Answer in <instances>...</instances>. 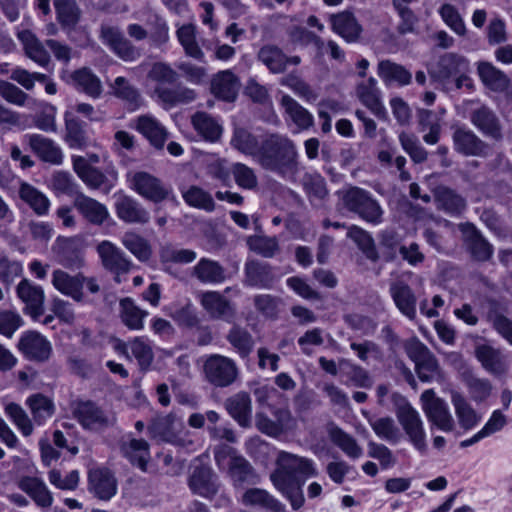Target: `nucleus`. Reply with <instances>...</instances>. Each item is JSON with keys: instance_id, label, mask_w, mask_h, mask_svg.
<instances>
[{"instance_id": "f257e3e1", "label": "nucleus", "mask_w": 512, "mask_h": 512, "mask_svg": "<svg viewBox=\"0 0 512 512\" xmlns=\"http://www.w3.org/2000/svg\"><path fill=\"white\" fill-rule=\"evenodd\" d=\"M277 468L270 475L275 488L289 501L294 510H298L304 504L302 486L305 481L317 475L313 460L280 451L277 455Z\"/></svg>"}, {"instance_id": "f03ea898", "label": "nucleus", "mask_w": 512, "mask_h": 512, "mask_svg": "<svg viewBox=\"0 0 512 512\" xmlns=\"http://www.w3.org/2000/svg\"><path fill=\"white\" fill-rule=\"evenodd\" d=\"M298 152L294 142L286 135L272 133L260 143L257 162L266 170L282 177L293 176L298 168Z\"/></svg>"}, {"instance_id": "7ed1b4c3", "label": "nucleus", "mask_w": 512, "mask_h": 512, "mask_svg": "<svg viewBox=\"0 0 512 512\" xmlns=\"http://www.w3.org/2000/svg\"><path fill=\"white\" fill-rule=\"evenodd\" d=\"M391 401L397 421L407 436L408 441L416 450L424 454L427 451V437L420 413L400 393H392Z\"/></svg>"}, {"instance_id": "20e7f679", "label": "nucleus", "mask_w": 512, "mask_h": 512, "mask_svg": "<svg viewBox=\"0 0 512 512\" xmlns=\"http://www.w3.org/2000/svg\"><path fill=\"white\" fill-rule=\"evenodd\" d=\"M343 206L349 212L358 215L362 220L378 225L383 221L384 211L373 195L360 187L350 186L340 192Z\"/></svg>"}, {"instance_id": "39448f33", "label": "nucleus", "mask_w": 512, "mask_h": 512, "mask_svg": "<svg viewBox=\"0 0 512 512\" xmlns=\"http://www.w3.org/2000/svg\"><path fill=\"white\" fill-rule=\"evenodd\" d=\"M205 379L213 386L224 388L232 385L239 377L236 362L220 354L207 357L203 365Z\"/></svg>"}, {"instance_id": "423d86ee", "label": "nucleus", "mask_w": 512, "mask_h": 512, "mask_svg": "<svg viewBox=\"0 0 512 512\" xmlns=\"http://www.w3.org/2000/svg\"><path fill=\"white\" fill-rule=\"evenodd\" d=\"M148 430L153 438L174 445L186 446L191 443L185 437L187 431L184 422L173 413L156 417Z\"/></svg>"}, {"instance_id": "0eeeda50", "label": "nucleus", "mask_w": 512, "mask_h": 512, "mask_svg": "<svg viewBox=\"0 0 512 512\" xmlns=\"http://www.w3.org/2000/svg\"><path fill=\"white\" fill-rule=\"evenodd\" d=\"M99 38L117 57L126 62L137 60L141 56L140 50L135 47L117 26L102 23Z\"/></svg>"}, {"instance_id": "6e6552de", "label": "nucleus", "mask_w": 512, "mask_h": 512, "mask_svg": "<svg viewBox=\"0 0 512 512\" xmlns=\"http://www.w3.org/2000/svg\"><path fill=\"white\" fill-rule=\"evenodd\" d=\"M97 253L102 266L114 275L116 283L122 282V276L128 274L134 267L133 262L115 244L104 240L97 245Z\"/></svg>"}, {"instance_id": "1a4fd4ad", "label": "nucleus", "mask_w": 512, "mask_h": 512, "mask_svg": "<svg viewBox=\"0 0 512 512\" xmlns=\"http://www.w3.org/2000/svg\"><path fill=\"white\" fill-rule=\"evenodd\" d=\"M420 400L426 417L433 425L444 432L454 429L455 422L448 404L443 399L436 397L433 389L425 390L421 394Z\"/></svg>"}, {"instance_id": "9d476101", "label": "nucleus", "mask_w": 512, "mask_h": 512, "mask_svg": "<svg viewBox=\"0 0 512 512\" xmlns=\"http://www.w3.org/2000/svg\"><path fill=\"white\" fill-rule=\"evenodd\" d=\"M71 407L73 417L85 429H99L113 423V418L91 400H76Z\"/></svg>"}, {"instance_id": "9b49d317", "label": "nucleus", "mask_w": 512, "mask_h": 512, "mask_svg": "<svg viewBox=\"0 0 512 512\" xmlns=\"http://www.w3.org/2000/svg\"><path fill=\"white\" fill-rule=\"evenodd\" d=\"M469 68V61L464 56L449 52L431 64L428 73L433 80L446 85L459 72H468Z\"/></svg>"}, {"instance_id": "f8f14e48", "label": "nucleus", "mask_w": 512, "mask_h": 512, "mask_svg": "<svg viewBox=\"0 0 512 512\" xmlns=\"http://www.w3.org/2000/svg\"><path fill=\"white\" fill-rule=\"evenodd\" d=\"M454 150L466 157H487L490 145L466 127H457L452 134Z\"/></svg>"}, {"instance_id": "ddd939ff", "label": "nucleus", "mask_w": 512, "mask_h": 512, "mask_svg": "<svg viewBox=\"0 0 512 512\" xmlns=\"http://www.w3.org/2000/svg\"><path fill=\"white\" fill-rule=\"evenodd\" d=\"M18 350L29 361L46 362L52 354V345L46 337L36 331L24 332L18 341Z\"/></svg>"}, {"instance_id": "4468645a", "label": "nucleus", "mask_w": 512, "mask_h": 512, "mask_svg": "<svg viewBox=\"0 0 512 512\" xmlns=\"http://www.w3.org/2000/svg\"><path fill=\"white\" fill-rule=\"evenodd\" d=\"M131 187L143 198L154 203H160L169 197L171 189L160 179L148 172H136L131 179Z\"/></svg>"}, {"instance_id": "2eb2a0df", "label": "nucleus", "mask_w": 512, "mask_h": 512, "mask_svg": "<svg viewBox=\"0 0 512 512\" xmlns=\"http://www.w3.org/2000/svg\"><path fill=\"white\" fill-rule=\"evenodd\" d=\"M18 298L24 304V313L38 320L44 314L45 293L41 286L28 279H22L17 287Z\"/></svg>"}, {"instance_id": "dca6fc26", "label": "nucleus", "mask_w": 512, "mask_h": 512, "mask_svg": "<svg viewBox=\"0 0 512 512\" xmlns=\"http://www.w3.org/2000/svg\"><path fill=\"white\" fill-rule=\"evenodd\" d=\"M463 243L471 257L480 262L488 261L493 255V246L483 237L472 223L459 224Z\"/></svg>"}, {"instance_id": "f3484780", "label": "nucleus", "mask_w": 512, "mask_h": 512, "mask_svg": "<svg viewBox=\"0 0 512 512\" xmlns=\"http://www.w3.org/2000/svg\"><path fill=\"white\" fill-rule=\"evenodd\" d=\"M131 127L138 131L157 150H162L169 137L166 127L154 116L145 114L138 116Z\"/></svg>"}, {"instance_id": "a211bd4d", "label": "nucleus", "mask_w": 512, "mask_h": 512, "mask_svg": "<svg viewBox=\"0 0 512 512\" xmlns=\"http://www.w3.org/2000/svg\"><path fill=\"white\" fill-rule=\"evenodd\" d=\"M200 303L213 319L233 323L236 318L235 307L218 291H206L201 293Z\"/></svg>"}, {"instance_id": "6ab92c4d", "label": "nucleus", "mask_w": 512, "mask_h": 512, "mask_svg": "<svg viewBox=\"0 0 512 512\" xmlns=\"http://www.w3.org/2000/svg\"><path fill=\"white\" fill-rule=\"evenodd\" d=\"M471 123L486 137L494 141L503 139V127L496 113L482 105L470 113Z\"/></svg>"}, {"instance_id": "aec40b11", "label": "nucleus", "mask_w": 512, "mask_h": 512, "mask_svg": "<svg viewBox=\"0 0 512 512\" xmlns=\"http://www.w3.org/2000/svg\"><path fill=\"white\" fill-rule=\"evenodd\" d=\"M88 490L100 500H109L117 492V480L107 468L90 469L88 472Z\"/></svg>"}, {"instance_id": "412c9836", "label": "nucleus", "mask_w": 512, "mask_h": 512, "mask_svg": "<svg viewBox=\"0 0 512 512\" xmlns=\"http://www.w3.org/2000/svg\"><path fill=\"white\" fill-rule=\"evenodd\" d=\"M52 286L61 294L72 298L76 302H82L84 299V274L77 273L71 275L62 269H56L52 272Z\"/></svg>"}, {"instance_id": "4be33fe9", "label": "nucleus", "mask_w": 512, "mask_h": 512, "mask_svg": "<svg viewBox=\"0 0 512 512\" xmlns=\"http://www.w3.org/2000/svg\"><path fill=\"white\" fill-rule=\"evenodd\" d=\"M73 205L88 223L95 226L103 225L110 217L109 210L105 204L84 193H77Z\"/></svg>"}, {"instance_id": "5701e85b", "label": "nucleus", "mask_w": 512, "mask_h": 512, "mask_svg": "<svg viewBox=\"0 0 512 512\" xmlns=\"http://www.w3.org/2000/svg\"><path fill=\"white\" fill-rule=\"evenodd\" d=\"M332 30L348 43L358 42L363 28L350 11H342L330 16Z\"/></svg>"}, {"instance_id": "b1692460", "label": "nucleus", "mask_w": 512, "mask_h": 512, "mask_svg": "<svg viewBox=\"0 0 512 512\" xmlns=\"http://www.w3.org/2000/svg\"><path fill=\"white\" fill-rule=\"evenodd\" d=\"M30 149L37 157L51 165H61L63 162V152L52 139L40 134H30L26 136Z\"/></svg>"}, {"instance_id": "393cba45", "label": "nucleus", "mask_w": 512, "mask_h": 512, "mask_svg": "<svg viewBox=\"0 0 512 512\" xmlns=\"http://www.w3.org/2000/svg\"><path fill=\"white\" fill-rule=\"evenodd\" d=\"M117 217L129 224H146L150 221V213L136 199L121 195L115 202Z\"/></svg>"}, {"instance_id": "a878e982", "label": "nucleus", "mask_w": 512, "mask_h": 512, "mask_svg": "<svg viewBox=\"0 0 512 512\" xmlns=\"http://www.w3.org/2000/svg\"><path fill=\"white\" fill-rule=\"evenodd\" d=\"M356 91L361 103L374 115L380 119L386 117V109L381 101V91L377 87V80L374 77L358 84Z\"/></svg>"}, {"instance_id": "bb28decb", "label": "nucleus", "mask_w": 512, "mask_h": 512, "mask_svg": "<svg viewBox=\"0 0 512 512\" xmlns=\"http://www.w3.org/2000/svg\"><path fill=\"white\" fill-rule=\"evenodd\" d=\"M433 193L437 208L451 216L462 214L467 207L466 199L447 186L439 185Z\"/></svg>"}, {"instance_id": "cd10ccee", "label": "nucleus", "mask_w": 512, "mask_h": 512, "mask_svg": "<svg viewBox=\"0 0 512 512\" xmlns=\"http://www.w3.org/2000/svg\"><path fill=\"white\" fill-rule=\"evenodd\" d=\"M239 88V79L230 70L218 72L211 81V92L214 96L227 102L236 99Z\"/></svg>"}, {"instance_id": "c85d7f7f", "label": "nucleus", "mask_w": 512, "mask_h": 512, "mask_svg": "<svg viewBox=\"0 0 512 512\" xmlns=\"http://www.w3.org/2000/svg\"><path fill=\"white\" fill-rule=\"evenodd\" d=\"M475 357L482 367L492 375L500 376L507 370L502 352L488 344H480L475 348Z\"/></svg>"}, {"instance_id": "c756f323", "label": "nucleus", "mask_w": 512, "mask_h": 512, "mask_svg": "<svg viewBox=\"0 0 512 512\" xmlns=\"http://www.w3.org/2000/svg\"><path fill=\"white\" fill-rule=\"evenodd\" d=\"M276 277L267 263L249 261L245 265V284L261 289L272 288Z\"/></svg>"}, {"instance_id": "7c9ffc66", "label": "nucleus", "mask_w": 512, "mask_h": 512, "mask_svg": "<svg viewBox=\"0 0 512 512\" xmlns=\"http://www.w3.org/2000/svg\"><path fill=\"white\" fill-rule=\"evenodd\" d=\"M191 276L203 284H220L226 280V270L218 261L203 257L193 266Z\"/></svg>"}, {"instance_id": "2f4dec72", "label": "nucleus", "mask_w": 512, "mask_h": 512, "mask_svg": "<svg viewBox=\"0 0 512 512\" xmlns=\"http://www.w3.org/2000/svg\"><path fill=\"white\" fill-rule=\"evenodd\" d=\"M389 292L399 311L410 320L415 319L417 299L410 286L402 281L394 282Z\"/></svg>"}, {"instance_id": "473e14b6", "label": "nucleus", "mask_w": 512, "mask_h": 512, "mask_svg": "<svg viewBox=\"0 0 512 512\" xmlns=\"http://www.w3.org/2000/svg\"><path fill=\"white\" fill-rule=\"evenodd\" d=\"M229 415L242 427L250 425L252 416L251 397L247 392L240 391L225 401Z\"/></svg>"}, {"instance_id": "72a5a7b5", "label": "nucleus", "mask_w": 512, "mask_h": 512, "mask_svg": "<svg viewBox=\"0 0 512 512\" xmlns=\"http://www.w3.org/2000/svg\"><path fill=\"white\" fill-rule=\"evenodd\" d=\"M72 166L77 176L90 189H100L108 182L106 175L100 169L90 165L83 156H72Z\"/></svg>"}, {"instance_id": "f704fd0d", "label": "nucleus", "mask_w": 512, "mask_h": 512, "mask_svg": "<svg viewBox=\"0 0 512 512\" xmlns=\"http://www.w3.org/2000/svg\"><path fill=\"white\" fill-rule=\"evenodd\" d=\"M18 38L23 46L25 55L41 67H47L51 63V57L44 44L30 30L18 33Z\"/></svg>"}, {"instance_id": "c9c22d12", "label": "nucleus", "mask_w": 512, "mask_h": 512, "mask_svg": "<svg viewBox=\"0 0 512 512\" xmlns=\"http://www.w3.org/2000/svg\"><path fill=\"white\" fill-rule=\"evenodd\" d=\"M148 312L141 309L134 299L125 297L119 301V318L122 324L132 331H140L144 328V320Z\"/></svg>"}, {"instance_id": "e433bc0d", "label": "nucleus", "mask_w": 512, "mask_h": 512, "mask_svg": "<svg viewBox=\"0 0 512 512\" xmlns=\"http://www.w3.org/2000/svg\"><path fill=\"white\" fill-rule=\"evenodd\" d=\"M280 106L299 130H307L314 125L313 115L290 95L285 94L281 97Z\"/></svg>"}, {"instance_id": "4c0bfd02", "label": "nucleus", "mask_w": 512, "mask_h": 512, "mask_svg": "<svg viewBox=\"0 0 512 512\" xmlns=\"http://www.w3.org/2000/svg\"><path fill=\"white\" fill-rule=\"evenodd\" d=\"M56 19L65 31H73L81 20L82 11L76 0H53Z\"/></svg>"}, {"instance_id": "58836bf2", "label": "nucleus", "mask_w": 512, "mask_h": 512, "mask_svg": "<svg viewBox=\"0 0 512 512\" xmlns=\"http://www.w3.org/2000/svg\"><path fill=\"white\" fill-rule=\"evenodd\" d=\"M377 74L387 86H406L412 81V74L404 66L388 59L378 63Z\"/></svg>"}, {"instance_id": "ea45409f", "label": "nucleus", "mask_w": 512, "mask_h": 512, "mask_svg": "<svg viewBox=\"0 0 512 512\" xmlns=\"http://www.w3.org/2000/svg\"><path fill=\"white\" fill-rule=\"evenodd\" d=\"M19 488L28 494L39 507L50 508L52 506V493L40 478L23 477L19 482Z\"/></svg>"}, {"instance_id": "a19ab883", "label": "nucleus", "mask_w": 512, "mask_h": 512, "mask_svg": "<svg viewBox=\"0 0 512 512\" xmlns=\"http://www.w3.org/2000/svg\"><path fill=\"white\" fill-rule=\"evenodd\" d=\"M123 353L128 351L136 359L140 370L147 371L154 361V352L151 341L147 337H135L122 345Z\"/></svg>"}, {"instance_id": "79ce46f5", "label": "nucleus", "mask_w": 512, "mask_h": 512, "mask_svg": "<svg viewBox=\"0 0 512 512\" xmlns=\"http://www.w3.org/2000/svg\"><path fill=\"white\" fill-rule=\"evenodd\" d=\"M191 123L197 133L206 141L216 142L222 135L221 124L206 112H196L191 117Z\"/></svg>"}, {"instance_id": "37998d69", "label": "nucleus", "mask_w": 512, "mask_h": 512, "mask_svg": "<svg viewBox=\"0 0 512 512\" xmlns=\"http://www.w3.org/2000/svg\"><path fill=\"white\" fill-rule=\"evenodd\" d=\"M111 93L123 101L131 110L139 108L142 97L137 87L132 85L125 77L119 76L109 85Z\"/></svg>"}, {"instance_id": "c03bdc74", "label": "nucleus", "mask_w": 512, "mask_h": 512, "mask_svg": "<svg viewBox=\"0 0 512 512\" xmlns=\"http://www.w3.org/2000/svg\"><path fill=\"white\" fill-rule=\"evenodd\" d=\"M65 141L72 149H83L88 145V137L85 124L72 113L66 112L65 116Z\"/></svg>"}, {"instance_id": "a18cd8bd", "label": "nucleus", "mask_w": 512, "mask_h": 512, "mask_svg": "<svg viewBox=\"0 0 512 512\" xmlns=\"http://www.w3.org/2000/svg\"><path fill=\"white\" fill-rule=\"evenodd\" d=\"M246 506H256L271 512H284L285 506L264 489L251 488L242 496Z\"/></svg>"}, {"instance_id": "49530a36", "label": "nucleus", "mask_w": 512, "mask_h": 512, "mask_svg": "<svg viewBox=\"0 0 512 512\" xmlns=\"http://www.w3.org/2000/svg\"><path fill=\"white\" fill-rule=\"evenodd\" d=\"M213 478L214 473L210 468L198 466L189 478V487L196 494L210 497L217 492V486Z\"/></svg>"}, {"instance_id": "de8ad7c7", "label": "nucleus", "mask_w": 512, "mask_h": 512, "mask_svg": "<svg viewBox=\"0 0 512 512\" xmlns=\"http://www.w3.org/2000/svg\"><path fill=\"white\" fill-rule=\"evenodd\" d=\"M228 475L235 486H241L245 483L256 484L258 482V476L253 467L241 455L233 457L231 462H228Z\"/></svg>"}, {"instance_id": "09e8293b", "label": "nucleus", "mask_w": 512, "mask_h": 512, "mask_svg": "<svg viewBox=\"0 0 512 512\" xmlns=\"http://www.w3.org/2000/svg\"><path fill=\"white\" fill-rule=\"evenodd\" d=\"M257 58L273 74L283 73L287 68V55L276 45L267 44L261 47Z\"/></svg>"}, {"instance_id": "8fccbe9b", "label": "nucleus", "mask_w": 512, "mask_h": 512, "mask_svg": "<svg viewBox=\"0 0 512 512\" xmlns=\"http://www.w3.org/2000/svg\"><path fill=\"white\" fill-rule=\"evenodd\" d=\"M19 197L37 215H46L49 211L50 201L48 197L29 183L22 182L19 187Z\"/></svg>"}, {"instance_id": "3c124183", "label": "nucleus", "mask_w": 512, "mask_h": 512, "mask_svg": "<svg viewBox=\"0 0 512 512\" xmlns=\"http://www.w3.org/2000/svg\"><path fill=\"white\" fill-rule=\"evenodd\" d=\"M451 401L455 408L458 423L463 429L471 430L480 422L481 417L463 395L458 392H452Z\"/></svg>"}, {"instance_id": "603ef678", "label": "nucleus", "mask_w": 512, "mask_h": 512, "mask_svg": "<svg viewBox=\"0 0 512 512\" xmlns=\"http://www.w3.org/2000/svg\"><path fill=\"white\" fill-rule=\"evenodd\" d=\"M121 450L133 465L138 466L142 471H146L150 459L147 441L144 439H130L122 444Z\"/></svg>"}, {"instance_id": "864d4df0", "label": "nucleus", "mask_w": 512, "mask_h": 512, "mask_svg": "<svg viewBox=\"0 0 512 512\" xmlns=\"http://www.w3.org/2000/svg\"><path fill=\"white\" fill-rule=\"evenodd\" d=\"M226 339L235 352L243 359L250 355L255 345L252 335L239 325L232 326L226 335Z\"/></svg>"}, {"instance_id": "5fc2aeb1", "label": "nucleus", "mask_w": 512, "mask_h": 512, "mask_svg": "<svg viewBox=\"0 0 512 512\" xmlns=\"http://www.w3.org/2000/svg\"><path fill=\"white\" fill-rule=\"evenodd\" d=\"M330 440L339 447L349 458L358 459L362 456L363 450L356 439L343 431L338 426L332 425L328 429Z\"/></svg>"}, {"instance_id": "6e6d98bb", "label": "nucleus", "mask_w": 512, "mask_h": 512, "mask_svg": "<svg viewBox=\"0 0 512 512\" xmlns=\"http://www.w3.org/2000/svg\"><path fill=\"white\" fill-rule=\"evenodd\" d=\"M478 73L482 82L494 91H503L509 85L507 75L491 63H480L478 65Z\"/></svg>"}, {"instance_id": "4d7b16f0", "label": "nucleus", "mask_w": 512, "mask_h": 512, "mask_svg": "<svg viewBox=\"0 0 512 512\" xmlns=\"http://www.w3.org/2000/svg\"><path fill=\"white\" fill-rule=\"evenodd\" d=\"M121 243L141 262L148 261L152 255V248L148 240L135 232L124 233Z\"/></svg>"}, {"instance_id": "13d9d810", "label": "nucleus", "mask_w": 512, "mask_h": 512, "mask_svg": "<svg viewBox=\"0 0 512 512\" xmlns=\"http://www.w3.org/2000/svg\"><path fill=\"white\" fill-rule=\"evenodd\" d=\"M418 125L421 132L428 131L423 136L426 144L435 145L439 142L442 126L435 114L430 110H420Z\"/></svg>"}, {"instance_id": "bf43d9fd", "label": "nucleus", "mask_w": 512, "mask_h": 512, "mask_svg": "<svg viewBox=\"0 0 512 512\" xmlns=\"http://www.w3.org/2000/svg\"><path fill=\"white\" fill-rule=\"evenodd\" d=\"M347 236L356 243L367 259L372 262L379 260V254L370 233L356 225H352L348 228Z\"/></svg>"}, {"instance_id": "052dcab7", "label": "nucleus", "mask_w": 512, "mask_h": 512, "mask_svg": "<svg viewBox=\"0 0 512 512\" xmlns=\"http://www.w3.org/2000/svg\"><path fill=\"white\" fill-rule=\"evenodd\" d=\"M26 405L30 409L33 421L38 425L44 424L54 413L53 402L42 394L30 396L26 400Z\"/></svg>"}, {"instance_id": "680f3d73", "label": "nucleus", "mask_w": 512, "mask_h": 512, "mask_svg": "<svg viewBox=\"0 0 512 512\" xmlns=\"http://www.w3.org/2000/svg\"><path fill=\"white\" fill-rule=\"evenodd\" d=\"M155 92L164 103L170 106L188 104L196 99V92L184 86H177L175 88H163L159 86L155 89Z\"/></svg>"}, {"instance_id": "e2e57ef3", "label": "nucleus", "mask_w": 512, "mask_h": 512, "mask_svg": "<svg viewBox=\"0 0 512 512\" xmlns=\"http://www.w3.org/2000/svg\"><path fill=\"white\" fill-rule=\"evenodd\" d=\"M176 35L187 56L196 60L203 59L204 53L196 41V29L194 25L185 24L180 26L177 29Z\"/></svg>"}, {"instance_id": "0e129e2a", "label": "nucleus", "mask_w": 512, "mask_h": 512, "mask_svg": "<svg viewBox=\"0 0 512 512\" xmlns=\"http://www.w3.org/2000/svg\"><path fill=\"white\" fill-rule=\"evenodd\" d=\"M415 371L422 382H439L445 380L444 373L434 354L415 364Z\"/></svg>"}, {"instance_id": "69168bd1", "label": "nucleus", "mask_w": 512, "mask_h": 512, "mask_svg": "<svg viewBox=\"0 0 512 512\" xmlns=\"http://www.w3.org/2000/svg\"><path fill=\"white\" fill-rule=\"evenodd\" d=\"M184 201L191 207L212 212L215 210V202L212 195L198 186H190L182 191Z\"/></svg>"}, {"instance_id": "338daca9", "label": "nucleus", "mask_w": 512, "mask_h": 512, "mask_svg": "<svg viewBox=\"0 0 512 512\" xmlns=\"http://www.w3.org/2000/svg\"><path fill=\"white\" fill-rule=\"evenodd\" d=\"M72 79L87 95L98 98L102 93L100 79L90 69L82 68L72 74Z\"/></svg>"}, {"instance_id": "774afa93", "label": "nucleus", "mask_w": 512, "mask_h": 512, "mask_svg": "<svg viewBox=\"0 0 512 512\" xmlns=\"http://www.w3.org/2000/svg\"><path fill=\"white\" fill-rule=\"evenodd\" d=\"M231 144L240 152L250 155L257 160L260 153V143L249 131L243 128L235 129Z\"/></svg>"}]
</instances>
